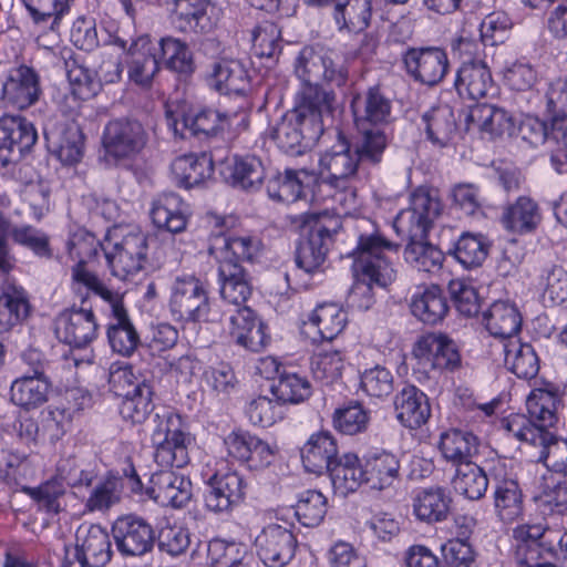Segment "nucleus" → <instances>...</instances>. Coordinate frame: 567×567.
<instances>
[{
    "label": "nucleus",
    "instance_id": "nucleus-1",
    "mask_svg": "<svg viewBox=\"0 0 567 567\" xmlns=\"http://www.w3.org/2000/svg\"><path fill=\"white\" fill-rule=\"evenodd\" d=\"M352 221L357 246L350 256L360 278L350 288L347 305L352 309L368 310L374 303L372 285L386 287L395 278V270L386 254L395 252L399 246L388 240L370 218L360 217Z\"/></svg>",
    "mask_w": 567,
    "mask_h": 567
},
{
    "label": "nucleus",
    "instance_id": "nucleus-2",
    "mask_svg": "<svg viewBox=\"0 0 567 567\" xmlns=\"http://www.w3.org/2000/svg\"><path fill=\"white\" fill-rule=\"evenodd\" d=\"M293 71L300 81L296 95L311 92V103L332 109L334 94L320 86V81L342 86L348 80V69L339 56L329 49L319 45L303 47L298 53Z\"/></svg>",
    "mask_w": 567,
    "mask_h": 567
},
{
    "label": "nucleus",
    "instance_id": "nucleus-3",
    "mask_svg": "<svg viewBox=\"0 0 567 567\" xmlns=\"http://www.w3.org/2000/svg\"><path fill=\"white\" fill-rule=\"evenodd\" d=\"M311 92L295 95L293 107L270 130V137L287 154H300L323 133L322 116L332 109L311 103Z\"/></svg>",
    "mask_w": 567,
    "mask_h": 567
},
{
    "label": "nucleus",
    "instance_id": "nucleus-4",
    "mask_svg": "<svg viewBox=\"0 0 567 567\" xmlns=\"http://www.w3.org/2000/svg\"><path fill=\"white\" fill-rule=\"evenodd\" d=\"M291 226L302 236L296 249L297 266L308 274L318 271L326 261L334 237L343 228L341 218L329 212L291 216Z\"/></svg>",
    "mask_w": 567,
    "mask_h": 567
},
{
    "label": "nucleus",
    "instance_id": "nucleus-5",
    "mask_svg": "<svg viewBox=\"0 0 567 567\" xmlns=\"http://www.w3.org/2000/svg\"><path fill=\"white\" fill-rule=\"evenodd\" d=\"M559 404L560 398L557 391L535 389L526 400L529 417L513 414L503 421V426L508 434L517 440L539 446L549 440L548 429L558 421Z\"/></svg>",
    "mask_w": 567,
    "mask_h": 567
},
{
    "label": "nucleus",
    "instance_id": "nucleus-6",
    "mask_svg": "<svg viewBox=\"0 0 567 567\" xmlns=\"http://www.w3.org/2000/svg\"><path fill=\"white\" fill-rule=\"evenodd\" d=\"M148 237L136 227L116 226L105 237L104 256L111 274L131 280L146 269Z\"/></svg>",
    "mask_w": 567,
    "mask_h": 567
},
{
    "label": "nucleus",
    "instance_id": "nucleus-7",
    "mask_svg": "<svg viewBox=\"0 0 567 567\" xmlns=\"http://www.w3.org/2000/svg\"><path fill=\"white\" fill-rule=\"evenodd\" d=\"M152 443L155 447L154 461L162 467L183 468L190 462L188 447L193 443L185 431L182 416L171 410L156 412L152 421Z\"/></svg>",
    "mask_w": 567,
    "mask_h": 567
},
{
    "label": "nucleus",
    "instance_id": "nucleus-8",
    "mask_svg": "<svg viewBox=\"0 0 567 567\" xmlns=\"http://www.w3.org/2000/svg\"><path fill=\"white\" fill-rule=\"evenodd\" d=\"M168 306L173 318L183 322H218L223 318L209 299L207 284L194 275L175 278Z\"/></svg>",
    "mask_w": 567,
    "mask_h": 567
},
{
    "label": "nucleus",
    "instance_id": "nucleus-9",
    "mask_svg": "<svg viewBox=\"0 0 567 567\" xmlns=\"http://www.w3.org/2000/svg\"><path fill=\"white\" fill-rule=\"evenodd\" d=\"M401 59L406 74L429 87L440 84L450 71L447 52L441 47H408Z\"/></svg>",
    "mask_w": 567,
    "mask_h": 567
},
{
    "label": "nucleus",
    "instance_id": "nucleus-10",
    "mask_svg": "<svg viewBox=\"0 0 567 567\" xmlns=\"http://www.w3.org/2000/svg\"><path fill=\"white\" fill-rule=\"evenodd\" d=\"M227 455L250 471H261L272 464L277 447L247 430L236 429L224 439Z\"/></svg>",
    "mask_w": 567,
    "mask_h": 567
},
{
    "label": "nucleus",
    "instance_id": "nucleus-11",
    "mask_svg": "<svg viewBox=\"0 0 567 567\" xmlns=\"http://www.w3.org/2000/svg\"><path fill=\"white\" fill-rule=\"evenodd\" d=\"M107 39L104 43L116 45L127 52L130 58L127 61L128 79L136 85L148 87L159 71L156 48L150 35H140L130 44L118 35L109 34Z\"/></svg>",
    "mask_w": 567,
    "mask_h": 567
},
{
    "label": "nucleus",
    "instance_id": "nucleus-12",
    "mask_svg": "<svg viewBox=\"0 0 567 567\" xmlns=\"http://www.w3.org/2000/svg\"><path fill=\"white\" fill-rule=\"evenodd\" d=\"M489 477L494 486V506L498 518L511 524L522 517L523 493L515 474L504 461L497 460L489 466Z\"/></svg>",
    "mask_w": 567,
    "mask_h": 567
},
{
    "label": "nucleus",
    "instance_id": "nucleus-13",
    "mask_svg": "<svg viewBox=\"0 0 567 567\" xmlns=\"http://www.w3.org/2000/svg\"><path fill=\"white\" fill-rule=\"evenodd\" d=\"M413 354L424 370L452 372L462 364L456 343L443 333L431 332L420 337L414 344Z\"/></svg>",
    "mask_w": 567,
    "mask_h": 567
},
{
    "label": "nucleus",
    "instance_id": "nucleus-14",
    "mask_svg": "<svg viewBox=\"0 0 567 567\" xmlns=\"http://www.w3.org/2000/svg\"><path fill=\"white\" fill-rule=\"evenodd\" d=\"M359 158L346 137L338 133V142L319 161L322 182L329 187H347L357 179Z\"/></svg>",
    "mask_w": 567,
    "mask_h": 567
},
{
    "label": "nucleus",
    "instance_id": "nucleus-15",
    "mask_svg": "<svg viewBox=\"0 0 567 567\" xmlns=\"http://www.w3.org/2000/svg\"><path fill=\"white\" fill-rule=\"evenodd\" d=\"M209 221L216 229H212L209 252L218 261L224 264H240L249 261L259 250V241L251 236L226 235V219L212 215Z\"/></svg>",
    "mask_w": 567,
    "mask_h": 567
},
{
    "label": "nucleus",
    "instance_id": "nucleus-16",
    "mask_svg": "<svg viewBox=\"0 0 567 567\" xmlns=\"http://www.w3.org/2000/svg\"><path fill=\"white\" fill-rule=\"evenodd\" d=\"M255 546L260 560L267 567H285L295 557L298 542L287 527L269 524L256 537Z\"/></svg>",
    "mask_w": 567,
    "mask_h": 567
},
{
    "label": "nucleus",
    "instance_id": "nucleus-17",
    "mask_svg": "<svg viewBox=\"0 0 567 567\" xmlns=\"http://www.w3.org/2000/svg\"><path fill=\"white\" fill-rule=\"evenodd\" d=\"M147 134L137 121H111L103 133V146L116 159L132 158L146 145Z\"/></svg>",
    "mask_w": 567,
    "mask_h": 567
},
{
    "label": "nucleus",
    "instance_id": "nucleus-18",
    "mask_svg": "<svg viewBox=\"0 0 567 567\" xmlns=\"http://www.w3.org/2000/svg\"><path fill=\"white\" fill-rule=\"evenodd\" d=\"M37 140L38 134L31 122L20 116L0 117V166L21 158Z\"/></svg>",
    "mask_w": 567,
    "mask_h": 567
},
{
    "label": "nucleus",
    "instance_id": "nucleus-19",
    "mask_svg": "<svg viewBox=\"0 0 567 567\" xmlns=\"http://www.w3.org/2000/svg\"><path fill=\"white\" fill-rule=\"evenodd\" d=\"M207 484L209 489L205 495V506L209 512L229 513L245 498L247 484L237 471L216 472Z\"/></svg>",
    "mask_w": 567,
    "mask_h": 567
},
{
    "label": "nucleus",
    "instance_id": "nucleus-20",
    "mask_svg": "<svg viewBox=\"0 0 567 567\" xmlns=\"http://www.w3.org/2000/svg\"><path fill=\"white\" fill-rule=\"evenodd\" d=\"M112 533L118 551L124 556H142L153 548L154 530L146 520L137 516L117 518Z\"/></svg>",
    "mask_w": 567,
    "mask_h": 567
},
{
    "label": "nucleus",
    "instance_id": "nucleus-21",
    "mask_svg": "<svg viewBox=\"0 0 567 567\" xmlns=\"http://www.w3.org/2000/svg\"><path fill=\"white\" fill-rule=\"evenodd\" d=\"M8 236L40 258L50 259L53 256L50 238L45 233L32 226L11 228L10 223L0 214V268L3 270H9L11 267Z\"/></svg>",
    "mask_w": 567,
    "mask_h": 567
},
{
    "label": "nucleus",
    "instance_id": "nucleus-22",
    "mask_svg": "<svg viewBox=\"0 0 567 567\" xmlns=\"http://www.w3.org/2000/svg\"><path fill=\"white\" fill-rule=\"evenodd\" d=\"M152 474L146 494L162 506L182 508L192 498V483L169 467Z\"/></svg>",
    "mask_w": 567,
    "mask_h": 567
},
{
    "label": "nucleus",
    "instance_id": "nucleus-23",
    "mask_svg": "<svg viewBox=\"0 0 567 567\" xmlns=\"http://www.w3.org/2000/svg\"><path fill=\"white\" fill-rule=\"evenodd\" d=\"M97 332L95 316L91 309L64 310L56 318L55 333L64 343L82 348L91 343Z\"/></svg>",
    "mask_w": 567,
    "mask_h": 567
},
{
    "label": "nucleus",
    "instance_id": "nucleus-24",
    "mask_svg": "<svg viewBox=\"0 0 567 567\" xmlns=\"http://www.w3.org/2000/svg\"><path fill=\"white\" fill-rule=\"evenodd\" d=\"M351 109L357 127H380L392 118V101L380 86H371L352 99Z\"/></svg>",
    "mask_w": 567,
    "mask_h": 567
},
{
    "label": "nucleus",
    "instance_id": "nucleus-25",
    "mask_svg": "<svg viewBox=\"0 0 567 567\" xmlns=\"http://www.w3.org/2000/svg\"><path fill=\"white\" fill-rule=\"evenodd\" d=\"M454 87L461 97L474 101L496 93L491 70L482 60L463 61L456 70Z\"/></svg>",
    "mask_w": 567,
    "mask_h": 567
},
{
    "label": "nucleus",
    "instance_id": "nucleus-26",
    "mask_svg": "<svg viewBox=\"0 0 567 567\" xmlns=\"http://www.w3.org/2000/svg\"><path fill=\"white\" fill-rule=\"evenodd\" d=\"M2 100L20 110L33 105L40 96V79L38 73L28 65L10 70L1 85Z\"/></svg>",
    "mask_w": 567,
    "mask_h": 567
},
{
    "label": "nucleus",
    "instance_id": "nucleus-27",
    "mask_svg": "<svg viewBox=\"0 0 567 567\" xmlns=\"http://www.w3.org/2000/svg\"><path fill=\"white\" fill-rule=\"evenodd\" d=\"M165 6L172 22L182 32L208 33L214 22L208 14L212 9L207 0H166Z\"/></svg>",
    "mask_w": 567,
    "mask_h": 567
},
{
    "label": "nucleus",
    "instance_id": "nucleus-28",
    "mask_svg": "<svg viewBox=\"0 0 567 567\" xmlns=\"http://www.w3.org/2000/svg\"><path fill=\"white\" fill-rule=\"evenodd\" d=\"M300 456L307 472L328 473L340 456L337 440L329 431L313 433L300 449Z\"/></svg>",
    "mask_w": 567,
    "mask_h": 567
},
{
    "label": "nucleus",
    "instance_id": "nucleus-29",
    "mask_svg": "<svg viewBox=\"0 0 567 567\" xmlns=\"http://www.w3.org/2000/svg\"><path fill=\"white\" fill-rule=\"evenodd\" d=\"M230 323V334L236 343L249 351L259 352L270 341L266 324L248 307L237 309Z\"/></svg>",
    "mask_w": 567,
    "mask_h": 567
},
{
    "label": "nucleus",
    "instance_id": "nucleus-30",
    "mask_svg": "<svg viewBox=\"0 0 567 567\" xmlns=\"http://www.w3.org/2000/svg\"><path fill=\"white\" fill-rule=\"evenodd\" d=\"M235 117H237V113L228 114L213 109H203L185 115L181 122V130L178 128V122H175L174 131L179 133L183 138L194 136L205 140L229 127Z\"/></svg>",
    "mask_w": 567,
    "mask_h": 567
},
{
    "label": "nucleus",
    "instance_id": "nucleus-31",
    "mask_svg": "<svg viewBox=\"0 0 567 567\" xmlns=\"http://www.w3.org/2000/svg\"><path fill=\"white\" fill-rule=\"evenodd\" d=\"M547 527L542 524H525L513 530L515 540V561L520 567H538L545 554L549 549L544 546L542 538L545 537Z\"/></svg>",
    "mask_w": 567,
    "mask_h": 567
},
{
    "label": "nucleus",
    "instance_id": "nucleus-32",
    "mask_svg": "<svg viewBox=\"0 0 567 567\" xmlns=\"http://www.w3.org/2000/svg\"><path fill=\"white\" fill-rule=\"evenodd\" d=\"M467 130L476 128L491 138L511 134L514 128L512 116L502 107L492 104L477 103L468 107L465 115Z\"/></svg>",
    "mask_w": 567,
    "mask_h": 567
},
{
    "label": "nucleus",
    "instance_id": "nucleus-33",
    "mask_svg": "<svg viewBox=\"0 0 567 567\" xmlns=\"http://www.w3.org/2000/svg\"><path fill=\"white\" fill-rule=\"evenodd\" d=\"M398 421L414 430L424 425L431 416V406L424 392L414 385L404 386L394 398Z\"/></svg>",
    "mask_w": 567,
    "mask_h": 567
},
{
    "label": "nucleus",
    "instance_id": "nucleus-34",
    "mask_svg": "<svg viewBox=\"0 0 567 567\" xmlns=\"http://www.w3.org/2000/svg\"><path fill=\"white\" fill-rule=\"evenodd\" d=\"M365 485L382 491L393 485L400 475V461L391 452L374 450L363 455Z\"/></svg>",
    "mask_w": 567,
    "mask_h": 567
},
{
    "label": "nucleus",
    "instance_id": "nucleus-35",
    "mask_svg": "<svg viewBox=\"0 0 567 567\" xmlns=\"http://www.w3.org/2000/svg\"><path fill=\"white\" fill-rule=\"evenodd\" d=\"M171 171L177 185L192 188L213 176L214 163L208 153H190L176 157L171 165Z\"/></svg>",
    "mask_w": 567,
    "mask_h": 567
},
{
    "label": "nucleus",
    "instance_id": "nucleus-36",
    "mask_svg": "<svg viewBox=\"0 0 567 567\" xmlns=\"http://www.w3.org/2000/svg\"><path fill=\"white\" fill-rule=\"evenodd\" d=\"M315 181V175L307 169L287 168L277 172L267 181V193L274 200L295 203L305 195V188Z\"/></svg>",
    "mask_w": 567,
    "mask_h": 567
},
{
    "label": "nucleus",
    "instance_id": "nucleus-37",
    "mask_svg": "<svg viewBox=\"0 0 567 567\" xmlns=\"http://www.w3.org/2000/svg\"><path fill=\"white\" fill-rule=\"evenodd\" d=\"M208 83L221 94H243L249 87L247 70L235 59L215 61L208 74Z\"/></svg>",
    "mask_w": 567,
    "mask_h": 567
},
{
    "label": "nucleus",
    "instance_id": "nucleus-38",
    "mask_svg": "<svg viewBox=\"0 0 567 567\" xmlns=\"http://www.w3.org/2000/svg\"><path fill=\"white\" fill-rule=\"evenodd\" d=\"M412 315L425 324L441 322L449 312L447 298L439 286L419 287L411 297Z\"/></svg>",
    "mask_w": 567,
    "mask_h": 567
},
{
    "label": "nucleus",
    "instance_id": "nucleus-39",
    "mask_svg": "<svg viewBox=\"0 0 567 567\" xmlns=\"http://www.w3.org/2000/svg\"><path fill=\"white\" fill-rule=\"evenodd\" d=\"M334 493L347 496L365 484L363 460L354 453L340 455L328 471Z\"/></svg>",
    "mask_w": 567,
    "mask_h": 567
},
{
    "label": "nucleus",
    "instance_id": "nucleus-40",
    "mask_svg": "<svg viewBox=\"0 0 567 567\" xmlns=\"http://www.w3.org/2000/svg\"><path fill=\"white\" fill-rule=\"evenodd\" d=\"M483 322L493 337L506 341L516 340L522 327V316L514 303L498 300L484 312Z\"/></svg>",
    "mask_w": 567,
    "mask_h": 567
},
{
    "label": "nucleus",
    "instance_id": "nucleus-41",
    "mask_svg": "<svg viewBox=\"0 0 567 567\" xmlns=\"http://www.w3.org/2000/svg\"><path fill=\"white\" fill-rule=\"evenodd\" d=\"M187 205L174 193H164L153 203L151 217L157 228L177 234L187 225Z\"/></svg>",
    "mask_w": 567,
    "mask_h": 567
},
{
    "label": "nucleus",
    "instance_id": "nucleus-42",
    "mask_svg": "<svg viewBox=\"0 0 567 567\" xmlns=\"http://www.w3.org/2000/svg\"><path fill=\"white\" fill-rule=\"evenodd\" d=\"M218 280L221 298L237 307L246 303L252 292L249 274L241 264L218 266Z\"/></svg>",
    "mask_w": 567,
    "mask_h": 567
},
{
    "label": "nucleus",
    "instance_id": "nucleus-43",
    "mask_svg": "<svg viewBox=\"0 0 567 567\" xmlns=\"http://www.w3.org/2000/svg\"><path fill=\"white\" fill-rule=\"evenodd\" d=\"M501 220L505 229L523 235L532 233L538 227L542 214L534 199L520 196L504 208Z\"/></svg>",
    "mask_w": 567,
    "mask_h": 567
},
{
    "label": "nucleus",
    "instance_id": "nucleus-44",
    "mask_svg": "<svg viewBox=\"0 0 567 567\" xmlns=\"http://www.w3.org/2000/svg\"><path fill=\"white\" fill-rule=\"evenodd\" d=\"M51 383L45 375L25 373L10 388L11 401L25 410L41 406L48 401Z\"/></svg>",
    "mask_w": 567,
    "mask_h": 567
},
{
    "label": "nucleus",
    "instance_id": "nucleus-45",
    "mask_svg": "<svg viewBox=\"0 0 567 567\" xmlns=\"http://www.w3.org/2000/svg\"><path fill=\"white\" fill-rule=\"evenodd\" d=\"M75 539L91 567H103L111 560V539L100 525L79 527Z\"/></svg>",
    "mask_w": 567,
    "mask_h": 567
},
{
    "label": "nucleus",
    "instance_id": "nucleus-46",
    "mask_svg": "<svg viewBox=\"0 0 567 567\" xmlns=\"http://www.w3.org/2000/svg\"><path fill=\"white\" fill-rule=\"evenodd\" d=\"M72 290L82 303L89 299L91 293L107 302L111 310L123 303V298L118 292L107 288L94 272L89 271L83 265L72 267Z\"/></svg>",
    "mask_w": 567,
    "mask_h": 567
},
{
    "label": "nucleus",
    "instance_id": "nucleus-47",
    "mask_svg": "<svg viewBox=\"0 0 567 567\" xmlns=\"http://www.w3.org/2000/svg\"><path fill=\"white\" fill-rule=\"evenodd\" d=\"M114 322L110 323L107 338L114 352L123 357H130L141 343L140 334L131 322L124 305L111 310Z\"/></svg>",
    "mask_w": 567,
    "mask_h": 567
},
{
    "label": "nucleus",
    "instance_id": "nucleus-48",
    "mask_svg": "<svg viewBox=\"0 0 567 567\" xmlns=\"http://www.w3.org/2000/svg\"><path fill=\"white\" fill-rule=\"evenodd\" d=\"M452 498L442 487L423 489L413 499L415 517L429 524L443 522L447 518Z\"/></svg>",
    "mask_w": 567,
    "mask_h": 567
},
{
    "label": "nucleus",
    "instance_id": "nucleus-49",
    "mask_svg": "<svg viewBox=\"0 0 567 567\" xmlns=\"http://www.w3.org/2000/svg\"><path fill=\"white\" fill-rule=\"evenodd\" d=\"M478 437L472 432L451 430L441 434L440 451L455 467L471 463L478 450Z\"/></svg>",
    "mask_w": 567,
    "mask_h": 567
},
{
    "label": "nucleus",
    "instance_id": "nucleus-50",
    "mask_svg": "<svg viewBox=\"0 0 567 567\" xmlns=\"http://www.w3.org/2000/svg\"><path fill=\"white\" fill-rule=\"evenodd\" d=\"M372 0H339L333 19L339 31L360 33L370 25Z\"/></svg>",
    "mask_w": 567,
    "mask_h": 567
},
{
    "label": "nucleus",
    "instance_id": "nucleus-51",
    "mask_svg": "<svg viewBox=\"0 0 567 567\" xmlns=\"http://www.w3.org/2000/svg\"><path fill=\"white\" fill-rule=\"evenodd\" d=\"M506 368L519 379H533L539 371V361L534 348L519 340L503 344Z\"/></svg>",
    "mask_w": 567,
    "mask_h": 567
},
{
    "label": "nucleus",
    "instance_id": "nucleus-52",
    "mask_svg": "<svg viewBox=\"0 0 567 567\" xmlns=\"http://www.w3.org/2000/svg\"><path fill=\"white\" fill-rule=\"evenodd\" d=\"M208 555L217 567H258V560L241 543L214 539L209 543Z\"/></svg>",
    "mask_w": 567,
    "mask_h": 567
},
{
    "label": "nucleus",
    "instance_id": "nucleus-53",
    "mask_svg": "<svg viewBox=\"0 0 567 567\" xmlns=\"http://www.w3.org/2000/svg\"><path fill=\"white\" fill-rule=\"evenodd\" d=\"M427 138L440 147L446 146L456 132L453 110L444 104L434 106L422 116Z\"/></svg>",
    "mask_w": 567,
    "mask_h": 567
},
{
    "label": "nucleus",
    "instance_id": "nucleus-54",
    "mask_svg": "<svg viewBox=\"0 0 567 567\" xmlns=\"http://www.w3.org/2000/svg\"><path fill=\"white\" fill-rule=\"evenodd\" d=\"M489 481V472L486 473L477 464L471 462L456 467L452 484L457 493L476 501L485 495Z\"/></svg>",
    "mask_w": 567,
    "mask_h": 567
},
{
    "label": "nucleus",
    "instance_id": "nucleus-55",
    "mask_svg": "<svg viewBox=\"0 0 567 567\" xmlns=\"http://www.w3.org/2000/svg\"><path fill=\"white\" fill-rule=\"evenodd\" d=\"M347 313L336 303L318 306L309 317L306 326L316 329L320 339L332 340L346 327Z\"/></svg>",
    "mask_w": 567,
    "mask_h": 567
},
{
    "label": "nucleus",
    "instance_id": "nucleus-56",
    "mask_svg": "<svg viewBox=\"0 0 567 567\" xmlns=\"http://www.w3.org/2000/svg\"><path fill=\"white\" fill-rule=\"evenodd\" d=\"M271 393L281 403L298 404L310 398L312 386L307 377L284 370L277 382L271 384Z\"/></svg>",
    "mask_w": 567,
    "mask_h": 567
},
{
    "label": "nucleus",
    "instance_id": "nucleus-57",
    "mask_svg": "<svg viewBox=\"0 0 567 567\" xmlns=\"http://www.w3.org/2000/svg\"><path fill=\"white\" fill-rule=\"evenodd\" d=\"M227 179L243 189L259 187L265 178V169L261 161L255 156L237 157L227 167Z\"/></svg>",
    "mask_w": 567,
    "mask_h": 567
},
{
    "label": "nucleus",
    "instance_id": "nucleus-58",
    "mask_svg": "<svg viewBox=\"0 0 567 567\" xmlns=\"http://www.w3.org/2000/svg\"><path fill=\"white\" fill-rule=\"evenodd\" d=\"M404 259L419 271L435 272L442 268L444 254L423 239H415L406 245Z\"/></svg>",
    "mask_w": 567,
    "mask_h": 567
},
{
    "label": "nucleus",
    "instance_id": "nucleus-59",
    "mask_svg": "<svg viewBox=\"0 0 567 567\" xmlns=\"http://www.w3.org/2000/svg\"><path fill=\"white\" fill-rule=\"evenodd\" d=\"M159 48L167 69L179 74L189 75L195 70L193 53L186 42L173 38H162Z\"/></svg>",
    "mask_w": 567,
    "mask_h": 567
},
{
    "label": "nucleus",
    "instance_id": "nucleus-60",
    "mask_svg": "<svg viewBox=\"0 0 567 567\" xmlns=\"http://www.w3.org/2000/svg\"><path fill=\"white\" fill-rule=\"evenodd\" d=\"M124 480L109 475L99 482L85 502L89 512H105L121 501Z\"/></svg>",
    "mask_w": 567,
    "mask_h": 567
},
{
    "label": "nucleus",
    "instance_id": "nucleus-61",
    "mask_svg": "<svg viewBox=\"0 0 567 567\" xmlns=\"http://www.w3.org/2000/svg\"><path fill=\"white\" fill-rule=\"evenodd\" d=\"M122 399L120 414L132 424H142L154 410L151 384H142V390Z\"/></svg>",
    "mask_w": 567,
    "mask_h": 567
},
{
    "label": "nucleus",
    "instance_id": "nucleus-62",
    "mask_svg": "<svg viewBox=\"0 0 567 567\" xmlns=\"http://www.w3.org/2000/svg\"><path fill=\"white\" fill-rule=\"evenodd\" d=\"M326 513L327 498L321 492L315 489L302 492L295 506L296 517L306 527L318 526L324 518Z\"/></svg>",
    "mask_w": 567,
    "mask_h": 567
},
{
    "label": "nucleus",
    "instance_id": "nucleus-63",
    "mask_svg": "<svg viewBox=\"0 0 567 567\" xmlns=\"http://www.w3.org/2000/svg\"><path fill=\"white\" fill-rule=\"evenodd\" d=\"M361 132V138L358 141L354 152L359 162L378 164L388 145V136L381 127H357Z\"/></svg>",
    "mask_w": 567,
    "mask_h": 567
},
{
    "label": "nucleus",
    "instance_id": "nucleus-64",
    "mask_svg": "<svg viewBox=\"0 0 567 567\" xmlns=\"http://www.w3.org/2000/svg\"><path fill=\"white\" fill-rule=\"evenodd\" d=\"M369 421V412L358 402L337 409L332 415L333 427L347 435L364 432Z\"/></svg>",
    "mask_w": 567,
    "mask_h": 567
}]
</instances>
